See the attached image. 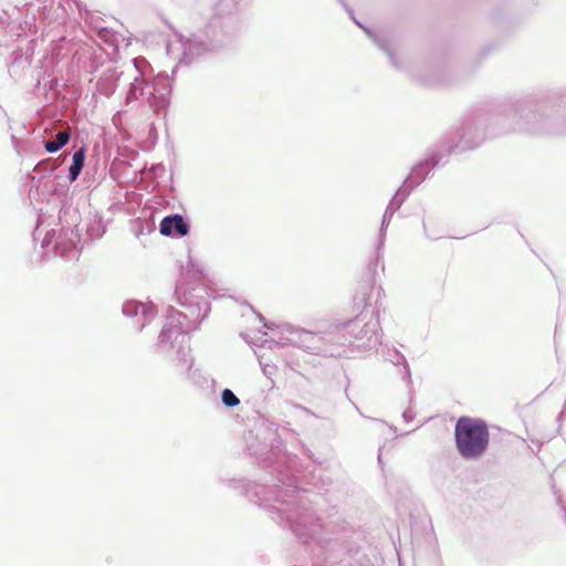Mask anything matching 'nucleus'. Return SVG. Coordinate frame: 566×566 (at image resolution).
<instances>
[{
    "instance_id": "20e7f679",
    "label": "nucleus",
    "mask_w": 566,
    "mask_h": 566,
    "mask_svg": "<svg viewBox=\"0 0 566 566\" xmlns=\"http://www.w3.org/2000/svg\"><path fill=\"white\" fill-rule=\"evenodd\" d=\"M70 140V133L67 130L60 132L56 135L55 140H48L44 145V148L49 153H55L64 145H66Z\"/></svg>"
},
{
    "instance_id": "f03ea898",
    "label": "nucleus",
    "mask_w": 566,
    "mask_h": 566,
    "mask_svg": "<svg viewBox=\"0 0 566 566\" xmlns=\"http://www.w3.org/2000/svg\"><path fill=\"white\" fill-rule=\"evenodd\" d=\"M174 231L180 237L188 233V226L179 214L166 217L160 222V233L163 235H171Z\"/></svg>"
},
{
    "instance_id": "39448f33",
    "label": "nucleus",
    "mask_w": 566,
    "mask_h": 566,
    "mask_svg": "<svg viewBox=\"0 0 566 566\" xmlns=\"http://www.w3.org/2000/svg\"><path fill=\"white\" fill-rule=\"evenodd\" d=\"M221 398L222 402L227 407H234L240 403L239 398L230 389H224L222 391Z\"/></svg>"
},
{
    "instance_id": "7ed1b4c3",
    "label": "nucleus",
    "mask_w": 566,
    "mask_h": 566,
    "mask_svg": "<svg viewBox=\"0 0 566 566\" xmlns=\"http://www.w3.org/2000/svg\"><path fill=\"white\" fill-rule=\"evenodd\" d=\"M85 160V149L80 148L73 155V163L70 167V179L71 181H75L84 166Z\"/></svg>"
},
{
    "instance_id": "f257e3e1",
    "label": "nucleus",
    "mask_w": 566,
    "mask_h": 566,
    "mask_svg": "<svg viewBox=\"0 0 566 566\" xmlns=\"http://www.w3.org/2000/svg\"><path fill=\"white\" fill-rule=\"evenodd\" d=\"M454 436L457 449L464 459H478L488 449L490 433L482 420L460 418L455 424Z\"/></svg>"
}]
</instances>
